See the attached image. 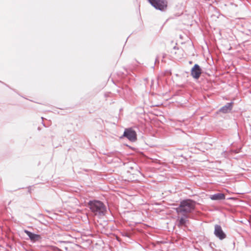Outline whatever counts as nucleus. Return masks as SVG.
Segmentation results:
<instances>
[{
    "mask_svg": "<svg viewBox=\"0 0 251 251\" xmlns=\"http://www.w3.org/2000/svg\"><path fill=\"white\" fill-rule=\"evenodd\" d=\"M90 208L96 216L101 217L105 214L106 208L102 202L98 201H90Z\"/></svg>",
    "mask_w": 251,
    "mask_h": 251,
    "instance_id": "nucleus-1",
    "label": "nucleus"
},
{
    "mask_svg": "<svg viewBox=\"0 0 251 251\" xmlns=\"http://www.w3.org/2000/svg\"><path fill=\"white\" fill-rule=\"evenodd\" d=\"M195 208V202L190 200L183 201L180 202V205L176 208V210L178 214L185 215L191 212Z\"/></svg>",
    "mask_w": 251,
    "mask_h": 251,
    "instance_id": "nucleus-2",
    "label": "nucleus"
},
{
    "mask_svg": "<svg viewBox=\"0 0 251 251\" xmlns=\"http://www.w3.org/2000/svg\"><path fill=\"white\" fill-rule=\"evenodd\" d=\"M155 9L160 11L165 10L167 6L166 0H148Z\"/></svg>",
    "mask_w": 251,
    "mask_h": 251,
    "instance_id": "nucleus-3",
    "label": "nucleus"
},
{
    "mask_svg": "<svg viewBox=\"0 0 251 251\" xmlns=\"http://www.w3.org/2000/svg\"><path fill=\"white\" fill-rule=\"evenodd\" d=\"M214 235L220 240H223L226 237V234L223 231L222 227L218 225H216L214 227Z\"/></svg>",
    "mask_w": 251,
    "mask_h": 251,
    "instance_id": "nucleus-4",
    "label": "nucleus"
},
{
    "mask_svg": "<svg viewBox=\"0 0 251 251\" xmlns=\"http://www.w3.org/2000/svg\"><path fill=\"white\" fill-rule=\"evenodd\" d=\"M124 136L131 141H134L136 139V133L131 129H126L124 133Z\"/></svg>",
    "mask_w": 251,
    "mask_h": 251,
    "instance_id": "nucleus-5",
    "label": "nucleus"
},
{
    "mask_svg": "<svg viewBox=\"0 0 251 251\" xmlns=\"http://www.w3.org/2000/svg\"><path fill=\"white\" fill-rule=\"evenodd\" d=\"M201 74V69L198 64H195L191 70V75L195 78H199Z\"/></svg>",
    "mask_w": 251,
    "mask_h": 251,
    "instance_id": "nucleus-6",
    "label": "nucleus"
},
{
    "mask_svg": "<svg viewBox=\"0 0 251 251\" xmlns=\"http://www.w3.org/2000/svg\"><path fill=\"white\" fill-rule=\"evenodd\" d=\"M24 232L26 234V235L29 237L31 241L33 242H35L37 241H39L41 239V236L40 235L36 234L31 232L27 230H25Z\"/></svg>",
    "mask_w": 251,
    "mask_h": 251,
    "instance_id": "nucleus-7",
    "label": "nucleus"
},
{
    "mask_svg": "<svg viewBox=\"0 0 251 251\" xmlns=\"http://www.w3.org/2000/svg\"><path fill=\"white\" fill-rule=\"evenodd\" d=\"M210 198L214 201L223 200L225 199V196L223 193H217L210 196Z\"/></svg>",
    "mask_w": 251,
    "mask_h": 251,
    "instance_id": "nucleus-8",
    "label": "nucleus"
},
{
    "mask_svg": "<svg viewBox=\"0 0 251 251\" xmlns=\"http://www.w3.org/2000/svg\"><path fill=\"white\" fill-rule=\"evenodd\" d=\"M232 107V102L227 103L225 106H223L220 109V111L224 113H226L229 112L231 110Z\"/></svg>",
    "mask_w": 251,
    "mask_h": 251,
    "instance_id": "nucleus-9",
    "label": "nucleus"
},
{
    "mask_svg": "<svg viewBox=\"0 0 251 251\" xmlns=\"http://www.w3.org/2000/svg\"><path fill=\"white\" fill-rule=\"evenodd\" d=\"M187 222V220L186 218L182 217L180 219L179 221V226H183L185 225Z\"/></svg>",
    "mask_w": 251,
    "mask_h": 251,
    "instance_id": "nucleus-10",
    "label": "nucleus"
}]
</instances>
